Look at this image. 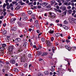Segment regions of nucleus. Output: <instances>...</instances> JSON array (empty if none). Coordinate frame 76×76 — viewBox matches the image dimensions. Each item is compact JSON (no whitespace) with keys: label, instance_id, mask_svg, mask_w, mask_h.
<instances>
[{"label":"nucleus","instance_id":"f257e3e1","mask_svg":"<svg viewBox=\"0 0 76 76\" xmlns=\"http://www.w3.org/2000/svg\"><path fill=\"white\" fill-rule=\"evenodd\" d=\"M13 47L12 46H9L8 48V50L9 51H10V53L11 55V56L12 57H14L15 58V56L14 55H13V52L12 51L13 50Z\"/></svg>","mask_w":76,"mask_h":76},{"label":"nucleus","instance_id":"f03ea898","mask_svg":"<svg viewBox=\"0 0 76 76\" xmlns=\"http://www.w3.org/2000/svg\"><path fill=\"white\" fill-rule=\"evenodd\" d=\"M60 9H61L62 11H64L66 10V7L65 6L62 5L61 7H60Z\"/></svg>","mask_w":76,"mask_h":76},{"label":"nucleus","instance_id":"7ed1b4c3","mask_svg":"<svg viewBox=\"0 0 76 76\" xmlns=\"http://www.w3.org/2000/svg\"><path fill=\"white\" fill-rule=\"evenodd\" d=\"M49 14L51 15L52 17V18H55V17H56V16H55V14L53 13H51V12H49Z\"/></svg>","mask_w":76,"mask_h":76},{"label":"nucleus","instance_id":"20e7f679","mask_svg":"<svg viewBox=\"0 0 76 76\" xmlns=\"http://www.w3.org/2000/svg\"><path fill=\"white\" fill-rule=\"evenodd\" d=\"M48 4V3L45 2H44L42 3V6L44 7H45V6H47Z\"/></svg>","mask_w":76,"mask_h":76},{"label":"nucleus","instance_id":"39448f33","mask_svg":"<svg viewBox=\"0 0 76 76\" xmlns=\"http://www.w3.org/2000/svg\"><path fill=\"white\" fill-rule=\"evenodd\" d=\"M65 48L67 50H68L69 51V50H71V48L70 47V46H67V45H66L65 46Z\"/></svg>","mask_w":76,"mask_h":76},{"label":"nucleus","instance_id":"423d86ee","mask_svg":"<svg viewBox=\"0 0 76 76\" xmlns=\"http://www.w3.org/2000/svg\"><path fill=\"white\" fill-rule=\"evenodd\" d=\"M10 62L11 64H15V62L14 60L11 59L10 61Z\"/></svg>","mask_w":76,"mask_h":76},{"label":"nucleus","instance_id":"0eeeda50","mask_svg":"<svg viewBox=\"0 0 76 76\" xmlns=\"http://www.w3.org/2000/svg\"><path fill=\"white\" fill-rule=\"evenodd\" d=\"M11 22H11V23H14V22H15V21L16 20V18H12L11 19Z\"/></svg>","mask_w":76,"mask_h":76},{"label":"nucleus","instance_id":"6e6552de","mask_svg":"<svg viewBox=\"0 0 76 76\" xmlns=\"http://www.w3.org/2000/svg\"><path fill=\"white\" fill-rule=\"evenodd\" d=\"M63 28L65 30H67L68 29V27L67 26L65 25H63Z\"/></svg>","mask_w":76,"mask_h":76},{"label":"nucleus","instance_id":"1a4fd4ad","mask_svg":"<svg viewBox=\"0 0 76 76\" xmlns=\"http://www.w3.org/2000/svg\"><path fill=\"white\" fill-rule=\"evenodd\" d=\"M7 32V31H6V30H2V33L4 35H5V34H6Z\"/></svg>","mask_w":76,"mask_h":76},{"label":"nucleus","instance_id":"9d476101","mask_svg":"<svg viewBox=\"0 0 76 76\" xmlns=\"http://www.w3.org/2000/svg\"><path fill=\"white\" fill-rule=\"evenodd\" d=\"M46 44L49 46H50L51 45V43H50V42L49 41H46Z\"/></svg>","mask_w":76,"mask_h":76},{"label":"nucleus","instance_id":"9b49d317","mask_svg":"<svg viewBox=\"0 0 76 76\" xmlns=\"http://www.w3.org/2000/svg\"><path fill=\"white\" fill-rule=\"evenodd\" d=\"M68 13H69V14H72V10H69L68 11Z\"/></svg>","mask_w":76,"mask_h":76},{"label":"nucleus","instance_id":"f8f14e48","mask_svg":"<svg viewBox=\"0 0 76 76\" xmlns=\"http://www.w3.org/2000/svg\"><path fill=\"white\" fill-rule=\"evenodd\" d=\"M19 3H20V4L22 6L23 5H24V4H25V3H24L23 2H22V1H19Z\"/></svg>","mask_w":76,"mask_h":76},{"label":"nucleus","instance_id":"ddd939ff","mask_svg":"<svg viewBox=\"0 0 76 76\" xmlns=\"http://www.w3.org/2000/svg\"><path fill=\"white\" fill-rule=\"evenodd\" d=\"M48 72V71H45L44 72V74L45 75H48L49 74Z\"/></svg>","mask_w":76,"mask_h":76},{"label":"nucleus","instance_id":"4468645a","mask_svg":"<svg viewBox=\"0 0 76 76\" xmlns=\"http://www.w3.org/2000/svg\"><path fill=\"white\" fill-rule=\"evenodd\" d=\"M58 70L61 73H62V72L63 71V69H61L60 68H58Z\"/></svg>","mask_w":76,"mask_h":76},{"label":"nucleus","instance_id":"2eb2a0df","mask_svg":"<svg viewBox=\"0 0 76 76\" xmlns=\"http://www.w3.org/2000/svg\"><path fill=\"white\" fill-rule=\"evenodd\" d=\"M4 50V47H0V51H3Z\"/></svg>","mask_w":76,"mask_h":76},{"label":"nucleus","instance_id":"dca6fc26","mask_svg":"<svg viewBox=\"0 0 76 76\" xmlns=\"http://www.w3.org/2000/svg\"><path fill=\"white\" fill-rule=\"evenodd\" d=\"M20 41V39L19 38L18 39H15V42H18V41Z\"/></svg>","mask_w":76,"mask_h":76},{"label":"nucleus","instance_id":"f3484780","mask_svg":"<svg viewBox=\"0 0 76 76\" xmlns=\"http://www.w3.org/2000/svg\"><path fill=\"white\" fill-rule=\"evenodd\" d=\"M23 20H26L28 19V18H27V17H24L23 18Z\"/></svg>","mask_w":76,"mask_h":76},{"label":"nucleus","instance_id":"a211bd4d","mask_svg":"<svg viewBox=\"0 0 76 76\" xmlns=\"http://www.w3.org/2000/svg\"><path fill=\"white\" fill-rule=\"evenodd\" d=\"M48 54V53H43V54H42V56H47Z\"/></svg>","mask_w":76,"mask_h":76},{"label":"nucleus","instance_id":"6ab92c4d","mask_svg":"<svg viewBox=\"0 0 76 76\" xmlns=\"http://www.w3.org/2000/svg\"><path fill=\"white\" fill-rule=\"evenodd\" d=\"M14 71L15 72H19V71L18 70V69L16 68H14Z\"/></svg>","mask_w":76,"mask_h":76},{"label":"nucleus","instance_id":"aec40b11","mask_svg":"<svg viewBox=\"0 0 76 76\" xmlns=\"http://www.w3.org/2000/svg\"><path fill=\"white\" fill-rule=\"evenodd\" d=\"M55 36H56V37H59V36H60V34L56 33L55 34Z\"/></svg>","mask_w":76,"mask_h":76},{"label":"nucleus","instance_id":"412c9836","mask_svg":"<svg viewBox=\"0 0 76 76\" xmlns=\"http://www.w3.org/2000/svg\"><path fill=\"white\" fill-rule=\"evenodd\" d=\"M20 6H18L16 7L15 9H16V10H19V9H20Z\"/></svg>","mask_w":76,"mask_h":76},{"label":"nucleus","instance_id":"4be33fe9","mask_svg":"<svg viewBox=\"0 0 76 76\" xmlns=\"http://www.w3.org/2000/svg\"><path fill=\"white\" fill-rule=\"evenodd\" d=\"M69 20L70 22H72L73 20V18H69Z\"/></svg>","mask_w":76,"mask_h":76},{"label":"nucleus","instance_id":"5701e85b","mask_svg":"<svg viewBox=\"0 0 76 76\" xmlns=\"http://www.w3.org/2000/svg\"><path fill=\"white\" fill-rule=\"evenodd\" d=\"M48 32L49 33V34H53V33L54 32V31H52L50 30L49 31H48Z\"/></svg>","mask_w":76,"mask_h":76},{"label":"nucleus","instance_id":"b1692460","mask_svg":"<svg viewBox=\"0 0 76 76\" xmlns=\"http://www.w3.org/2000/svg\"><path fill=\"white\" fill-rule=\"evenodd\" d=\"M6 4L4 3L3 6L2 7L3 9H4L6 7Z\"/></svg>","mask_w":76,"mask_h":76},{"label":"nucleus","instance_id":"393cba45","mask_svg":"<svg viewBox=\"0 0 76 76\" xmlns=\"http://www.w3.org/2000/svg\"><path fill=\"white\" fill-rule=\"evenodd\" d=\"M55 50V48L53 47L52 48V51L53 52V53H54Z\"/></svg>","mask_w":76,"mask_h":76},{"label":"nucleus","instance_id":"a878e982","mask_svg":"<svg viewBox=\"0 0 76 76\" xmlns=\"http://www.w3.org/2000/svg\"><path fill=\"white\" fill-rule=\"evenodd\" d=\"M7 46V45H6L5 43H3L2 45V46L3 47H4H4H6Z\"/></svg>","mask_w":76,"mask_h":76},{"label":"nucleus","instance_id":"bb28decb","mask_svg":"<svg viewBox=\"0 0 76 76\" xmlns=\"http://www.w3.org/2000/svg\"><path fill=\"white\" fill-rule=\"evenodd\" d=\"M10 38H9V37H7V39L6 41L7 42H9V41H10Z\"/></svg>","mask_w":76,"mask_h":76},{"label":"nucleus","instance_id":"cd10ccee","mask_svg":"<svg viewBox=\"0 0 76 76\" xmlns=\"http://www.w3.org/2000/svg\"><path fill=\"white\" fill-rule=\"evenodd\" d=\"M27 44H28V43H27V42H25L24 43L23 46H24V47H26Z\"/></svg>","mask_w":76,"mask_h":76},{"label":"nucleus","instance_id":"c85d7f7f","mask_svg":"<svg viewBox=\"0 0 76 76\" xmlns=\"http://www.w3.org/2000/svg\"><path fill=\"white\" fill-rule=\"evenodd\" d=\"M0 52V55H3L4 54V52L3 51H1Z\"/></svg>","mask_w":76,"mask_h":76},{"label":"nucleus","instance_id":"c756f323","mask_svg":"<svg viewBox=\"0 0 76 76\" xmlns=\"http://www.w3.org/2000/svg\"><path fill=\"white\" fill-rule=\"evenodd\" d=\"M21 61H24V60H25V57H23L21 58Z\"/></svg>","mask_w":76,"mask_h":76},{"label":"nucleus","instance_id":"7c9ffc66","mask_svg":"<svg viewBox=\"0 0 76 76\" xmlns=\"http://www.w3.org/2000/svg\"><path fill=\"white\" fill-rule=\"evenodd\" d=\"M36 26L37 28H39V23L37 24Z\"/></svg>","mask_w":76,"mask_h":76},{"label":"nucleus","instance_id":"2f4dec72","mask_svg":"<svg viewBox=\"0 0 76 76\" xmlns=\"http://www.w3.org/2000/svg\"><path fill=\"white\" fill-rule=\"evenodd\" d=\"M28 13L30 15L32 13V11H29L28 12Z\"/></svg>","mask_w":76,"mask_h":76},{"label":"nucleus","instance_id":"473e14b6","mask_svg":"<svg viewBox=\"0 0 76 76\" xmlns=\"http://www.w3.org/2000/svg\"><path fill=\"white\" fill-rule=\"evenodd\" d=\"M41 40L42 42H44L45 41V39L44 38H42L41 39Z\"/></svg>","mask_w":76,"mask_h":76},{"label":"nucleus","instance_id":"72a5a7b5","mask_svg":"<svg viewBox=\"0 0 76 76\" xmlns=\"http://www.w3.org/2000/svg\"><path fill=\"white\" fill-rule=\"evenodd\" d=\"M38 76H43V75L41 73H39L38 74Z\"/></svg>","mask_w":76,"mask_h":76},{"label":"nucleus","instance_id":"f704fd0d","mask_svg":"<svg viewBox=\"0 0 76 76\" xmlns=\"http://www.w3.org/2000/svg\"><path fill=\"white\" fill-rule=\"evenodd\" d=\"M64 24H68V22H67L66 21V20H65L64 21Z\"/></svg>","mask_w":76,"mask_h":76},{"label":"nucleus","instance_id":"c9c22d12","mask_svg":"<svg viewBox=\"0 0 76 76\" xmlns=\"http://www.w3.org/2000/svg\"><path fill=\"white\" fill-rule=\"evenodd\" d=\"M41 53H42L41 52H40V51H38V56H39V55H40V54H41Z\"/></svg>","mask_w":76,"mask_h":76},{"label":"nucleus","instance_id":"e433bc0d","mask_svg":"<svg viewBox=\"0 0 76 76\" xmlns=\"http://www.w3.org/2000/svg\"><path fill=\"white\" fill-rule=\"evenodd\" d=\"M18 25L20 26L22 25L21 24V23H20V22H18Z\"/></svg>","mask_w":76,"mask_h":76},{"label":"nucleus","instance_id":"4c0bfd02","mask_svg":"<svg viewBox=\"0 0 76 76\" xmlns=\"http://www.w3.org/2000/svg\"><path fill=\"white\" fill-rule=\"evenodd\" d=\"M51 41H53L54 40V37H51Z\"/></svg>","mask_w":76,"mask_h":76},{"label":"nucleus","instance_id":"58836bf2","mask_svg":"<svg viewBox=\"0 0 76 76\" xmlns=\"http://www.w3.org/2000/svg\"><path fill=\"white\" fill-rule=\"evenodd\" d=\"M49 19H50V20H51L52 19H53V18L52 17H51L50 16L49 17Z\"/></svg>","mask_w":76,"mask_h":76},{"label":"nucleus","instance_id":"ea45409f","mask_svg":"<svg viewBox=\"0 0 76 76\" xmlns=\"http://www.w3.org/2000/svg\"><path fill=\"white\" fill-rule=\"evenodd\" d=\"M12 31H16V27H14L12 28Z\"/></svg>","mask_w":76,"mask_h":76},{"label":"nucleus","instance_id":"a19ab883","mask_svg":"<svg viewBox=\"0 0 76 76\" xmlns=\"http://www.w3.org/2000/svg\"><path fill=\"white\" fill-rule=\"evenodd\" d=\"M46 7L47 8H50V7H51V5L50 4L48 5Z\"/></svg>","mask_w":76,"mask_h":76},{"label":"nucleus","instance_id":"79ce46f5","mask_svg":"<svg viewBox=\"0 0 76 76\" xmlns=\"http://www.w3.org/2000/svg\"><path fill=\"white\" fill-rule=\"evenodd\" d=\"M10 7H13V4H12L11 3L10 4V5L9 6Z\"/></svg>","mask_w":76,"mask_h":76},{"label":"nucleus","instance_id":"37998d69","mask_svg":"<svg viewBox=\"0 0 76 76\" xmlns=\"http://www.w3.org/2000/svg\"><path fill=\"white\" fill-rule=\"evenodd\" d=\"M32 18H33V19H35V18L34 17V15H32Z\"/></svg>","mask_w":76,"mask_h":76},{"label":"nucleus","instance_id":"c03bdc74","mask_svg":"<svg viewBox=\"0 0 76 76\" xmlns=\"http://www.w3.org/2000/svg\"><path fill=\"white\" fill-rule=\"evenodd\" d=\"M10 7L9 6H8L6 7V8L7 9H10Z\"/></svg>","mask_w":76,"mask_h":76},{"label":"nucleus","instance_id":"a18cd8bd","mask_svg":"<svg viewBox=\"0 0 76 76\" xmlns=\"http://www.w3.org/2000/svg\"><path fill=\"white\" fill-rule=\"evenodd\" d=\"M6 14H7V12H4L3 13L4 16H5Z\"/></svg>","mask_w":76,"mask_h":76},{"label":"nucleus","instance_id":"49530a36","mask_svg":"<svg viewBox=\"0 0 76 76\" xmlns=\"http://www.w3.org/2000/svg\"><path fill=\"white\" fill-rule=\"evenodd\" d=\"M16 3H17V2H16V1H13L12 2V3L13 4H15Z\"/></svg>","mask_w":76,"mask_h":76},{"label":"nucleus","instance_id":"de8ad7c7","mask_svg":"<svg viewBox=\"0 0 76 76\" xmlns=\"http://www.w3.org/2000/svg\"><path fill=\"white\" fill-rule=\"evenodd\" d=\"M28 56L29 57H31L32 56V55L30 54H28Z\"/></svg>","mask_w":76,"mask_h":76},{"label":"nucleus","instance_id":"09e8293b","mask_svg":"<svg viewBox=\"0 0 76 76\" xmlns=\"http://www.w3.org/2000/svg\"><path fill=\"white\" fill-rule=\"evenodd\" d=\"M55 2V1H52L51 3V5H53V4H54Z\"/></svg>","mask_w":76,"mask_h":76},{"label":"nucleus","instance_id":"8fccbe9b","mask_svg":"<svg viewBox=\"0 0 76 76\" xmlns=\"http://www.w3.org/2000/svg\"><path fill=\"white\" fill-rule=\"evenodd\" d=\"M51 72H54V69L52 68L51 69Z\"/></svg>","mask_w":76,"mask_h":76},{"label":"nucleus","instance_id":"3c124183","mask_svg":"<svg viewBox=\"0 0 76 76\" xmlns=\"http://www.w3.org/2000/svg\"><path fill=\"white\" fill-rule=\"evenodd\" d=\"M67 8L68 9H71V6H69L67 7Z\"/></svg>","mask_w":76,"mask_h":76},{"label":"nucleus","instance_id":"603ef678","mask_svg":"<svg viewBox=\"0 0 76 76\" xmlns=\"http://www.w3.org/2000/svg\"><path fill=\"white\" fill-rule=\"evenodd\" d=\"M66 42L67 43H69V42H70V41H69L68 40H66Z\"/></svg>","mask_w":76,"mask_h":76},{"label":"nucleus","instance_id":"864d4df0","mask_svg":"<svg viewBox=\"0 0 76 76\" xmlns=\"http://www.w3.org/2000/svg\"><path fill=\"white\" fill-rule=\"evenodd\" d=\"M19 52H21V49H20L18 50V53H19Z\"/></svg>","mask_w":76,"mask_h":76},{"label":"nucleus","instance_id":"5fc2aeb1","mask_svg":"<svg viewBox=\"0 0 76 76\" xmlns=\"http://www.w3.org/2000/svg\"><path fill=\"white\" fill-rule=\"evenodd\" d=\"M57 74L59 75L60 74V71L58 70V71H57Z\"/></svg>","mask_w":76,"mask_h":76},{"label":"nucleus","instance_id":"6e6d98bb","mask_svg":"<svg viewBox=\"0 0 76 76\" xmlns=\"http://www.w3.org/2000/svg\"><path fill=\"white\" fill-rule=\"evenodd\" d=\"M59 6H61V5H62V3L60 2L58 4Z\"/></svg>","mask_w":76,"mask_h":76},{"label":"nucleus","instance_id":"4d7b16f0","mask_svg":"<svg viewBox=\"0 0 76 76\" xmlns=\"http://www.w3.org/2000/svg\"><path fill=\"white\" fill-rule=\"evenodd\" d=\"M6 6H9V3L8 2L6 3Z\"/></svg>","mask_w":76,"mask_h":76},{"label":"nucleus","instance_id":"13d9d810","mask_svg":"<svg viewBox=\"0 0 76 76\" xmlns=\"http://www.w3.org/2000/svg\"><path fill=\"white\" fill-rule=\"evenodd\" d=\"M68 4V3L66 2L64 4V5H67Z\"/></svg>","mask_w":76,"mask_h":76},{"label":"nucleus","instance_id":"bf43d9fd","mask_svg":"<svg viewBox=\"0 0 76 76\" xmlns=\"http://www.w3.org/2000/svg\"><path fill=\"white\" fill-rule=\"evenodd\" d=\"M33 4V2H30L28 4V5H31V4Z\"/></svg>","mask_w":76,"mask_h":76},{"label":"nucleus","instance_id":"052dcab7","mask_svg":"<svg viewBox=\"0 0 76 76\" xmlns=\"http://www.w3.org/2000/svg\"><path fill=\"white\" fill-rule=\"evenodd\" d=\"M3 18V16H1L0 17V19H2Z\"/></svg>","mask_w":76,"mask_h":76},{"label":"nucleus","instance_id":"680f3d73","mask_svg":"<svg viewBox=\"0 0 76 76\" xmlns=\"http://www.w3.org/2000/svg\"><path fill=\"white\" fill-rule=\"evenodd\" d=\"M33 4L34 5H36V4H37V2H34V3H33Z\"/></svg>","mask_w":76,"mask_h":76},{"label":"nucleus","instance_id":"e2e57ef3","mask_svg":"<svg viewBox=\"0 0 76 76\" xmlns=\"http://www.w3.org/2000/svg\"><path fill=\"white\" fill-rule=\"evenodd\" d=\"M5 2L6 3H8V2H9V0H6L5 1Z\"/></svg>","mask_w":76,"mask_h":76},{"label":"nucleus","instance_id":"0e129e2a","mask_svg":"<svg viewBox=\"0 0 76 76\" xmlns=\"http://www.w3.org/2000/svg\"><path fill=\"white\" fill-rule=\"evenodd\" d=\"M9 76H13V75L11 74H9L8 75Z\"/></svg>","mask_w":76,"mask_h":76},{"label":"nucleus","instance_id":"69168bd1","mask_svg":"<svg viewBox=\"0 0 76 76\" xmlns=\"http://www.w3.org/2000/svg\"><path fill=\"white\" fill-rule=\"evenodd\" d=\"M57 2H58V3H60L61 2V0H58L57 1Z\"/></svg>","mask_w":76,"mask_h":76},{"label":"nucleus","instance_id":"338daca9","mask_svg":"<svg viewBox=\"0 0 76 76\" xmlns=\"http://www.w3.org/2000/svg\"><path fill=\"white\" fill-rule=\"evenodd\" d=\"M6 63L7 64V65H9V62L7 61L6 62Z\"/></svg>","mask_w":76,"mask_h":76},{"label":"nucleus","instance_id":"774afa93","mask_svg":"<svg viewBox=\"0 0 76 76\" xmlns=\"http://www.w3.org/2000/svg\"><path fill=\"white\" fill-rule=\"evenodd\" d=\"M74 23H76V19H75L74 20Z\"/></svg>","mask_w":76,"mask_h":76}]
</instances>
